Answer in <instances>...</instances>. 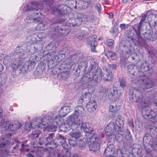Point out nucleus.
<instances>
[{
	"mask_svg": "<svg viewBox=\"0 0 157 157\" xmlns=\"http://www.w3.org/2000/svg\"><path fill=\"white\" fill-rule=\"evenodd\" d=\"M82 21V18L81 16H78L69 19L67 21L66 26L56 27L52 30L49 34V35L58 36L60 35H67L69 34L70 31L69 27H77L80 25Z\"/></svg>",
	"mask_w": 157,
	"mask_h": 157,
	"instance_id": "nucleus-4",
	"label": "nucleus"
},
{
	"mask_svg": "<svg viewBox=\"0 0 157 157\" xmlns=\"http://www.w3.org/2000/svg\"><path fill=\"white\" fill-rule=\"evenodd\" d=\"M80 60V57L77 54L72 55L67 59V63L66 64L62 63L61 67H65L66 68H71L72 65L75 63H78Z\"/></svg>",
	"mask_w": 157,
	"mask_h": 157,
	"instance_id": "nucleus-20",
	"label": "nucleus"
},
{
	"mask_svg": "<svg viewBox=\"0 0 157 157\" xmlns=\"http://www.w3.org/2000/svg\"><path fill=\"white\" fill-rule=\"evenodd\" d=\"M71 122V128L72 129H77L78 131L82 130L85 132L93 134L94 133L91 124L88 122H83V118L82 119H77Z\"/></svg>",
	"mask_w": 157,
	"mask_h": 157,
	"instance_id": "nucleus-9",
	"label": "nucleus"
},
{
	"mask_svg": "<svg viewBox=\"0 0 157 157\" xmlns=\"http://www.w3.org/2000/svg\"><path fill=\"white\" fill-rule=\"evenodd\" d=\"M81 17H83L82 21H89V18L88 17V15H80Z\"/></svg>",
	"mask_w": 157,
	"mask_h": 157,
	"instance_id": "nucleus-58",
	"label": "nucleus"
},
{
	"mask_svg": "<svg viewBox=\"0 0 157 157\" xmlns=\"http://www.w3.org/2000/svg\"><path fill=\"white\" fill-rule=\"evenodd\" d=\"M146 150V155L145 157H153L152 154V149L150 148L145 149Z\"/></svg>",
	"mask_w": 157,
	"mask_h": 157,
	"instance_id": "nucleus-48",
	"label": "nucleus"
},
{
	"mask_svg": "<svg viewBox=\"0 0 157 157\" xmlns=\"http://www.w3.org/2000/svg\"><path fill=\"white\" fill-rule=\"evenodd\" d=\"M121 95V93L117 89L113 88L109 94V97L110 100L115 101L118 99Z\"/></svg>",
	"mask_w": 157,
	"mask_h": 157,
	"instance_id": "nucleus-23",
	"label": "nucleus"
},
{
	"mask_svg": "<svg viewBox=\"0 0 157 157\" xmlns=\"http://www.w3.org/2000/svg\"><path fill=\"white\" fill-rule=\"evenodd\" d=\"M66 49L62 48L59 52L53 51L49 53L47 55L48 57L46 59L48 62V67H49L54 62H56L58 61V59L59 58L58 55L65 56L66 53Z\"/></svg>",
	"mask_w": 157,
	"mask_h": 157,
	"instance_id": "nucleus-13",
	"label": "nucleus"
},
{
	"mask_svg": "<svg viewBox=\"0 0 157 157\" xmlns=\"http://www.w3.org/2000/svg\"><path fill=\"white\" fill-rule=\"evenodd\" d=\"M54 135V134L52 133L49 134L46 137L45 136L43 137H41L39 140V144L40 145H44L45 146L48 145L47 147L51 149H53L56 148L58 145L52 140L53 136Z\"/></svg>",
	"mask_w": 157,
	"mask_h": 157,
	"instance_id": "nucleus-12",
	"label": "nucleus"
},
{
	"mask_svg": "<svg viewBox=\"0 0 157 157\" xmlns=\"http://www.w3.org/2000/svg\"><path fill=\"white\" fill-rule=\"evenodd\" d=\"M62 146L63 148L62 150V152L66 153V156L67 157H71V153L68 149L71 148V147L69 143L68 142L67 143L66 141L64 143L62 144Z\"/></svg>",
	"mask_w": 157,
	"mask_h": 157,
	"instance_id": "nucleus-29",
	"label": "nucleus"
},
{
	"mask_svg": "<svg viewBox=\"0 0 157 157\" xmlns=\"http://www.w3.org/2000/svg\"><path fill=\"white\" fill-rule=\"evenodd\" d=\"M52 115V114H48L43 119L41 117L36 118L33 119L31 123H26L24 129L27 132H29L32 128H41L47 127L49 131L53 132L51 131L49 127V126L52 124L53 122H54Z\"/></svg>",
	"mask_w": 157,
	"mask_h": 157,
	"instance_id": "nucleus-5",
	"label": "nucleus"
},
{
	"mask_svg": "<svg viewBox=\"0 0 157 157\" xmlns=\"http://www.w3.org/2000/svg\"><path fill=\"white\" fill-rule=\"evenodd\" d=\"M143 144L145 149L150 148L151 149L154 146L153 138L151 135L148 133H146L143 137Z\"/></svg>",
	"mask_w": 157,
	"mask_h": 157,
	"instance_id": "nucleus-22",
	"label": "nucleus"
},
{
	"mask_svg": "<svg viewBox=\"0 0 157 157\" xmlns=\"http://www.w3.org/2000/svg\"><path fill=\"white\" fill-rule=\"evenodd\" d=\"M136 67V66H134L133 65H129L128 66V71L129 72H130L131 71H133V69Z\"/></svg>",
	"mask_w": 157,
	"mask_h": 157,
	"instance_id": "nucleus-56",
	"label": "nucleus"
},
{
	"mask_svg": "<svg viewBox=\"0 0 157 157\" xmlns=\"http://www.w3.org/2000/svg\"><path fill=\"white\" fill-rule=\"evenodd\" d=\"M145 90H141L135 87L131 89L130 94L131 101L137 103V105L139 109H141L143 116L145 118H152L155 115V110H152L148 105L149 103V98L146 96H143L142 93Z\"/></svg>",
	"mask_w": 157,
	"mask_h": 157,
	"instance_id": "nucleus-2",
	"label": "nucleus"
},
{
	"mask_svg": "<svg viewBox=\"0 0 157 157\" xmlns=\"http://www.w3.org/2000/svg\"><path fill=\"white\" fill-rule=\"evenodd\" d=\"M115 149V147L113 144H109L105 149L104 152V155L106 157H108L109 156H111L113 153Z\"/></svg>",
	"mask_w": 157,
	"mask_h": 157,
	"instance_id": "nucleus-31",
	"label": "nucleus"
},
{
	"mask_svg": "<svg viewBox=\"0 0 157 157\" xmlns=\"http://www.w3.org/2000/svg\"><path fill=\"white\" fill-rule=\"evenodd\" d=\"M84 111L83 108L80 106L77 107L75 112L68 117L67 121L70 123V122L74 121L77 119H82L85 115L83 113Z\"/></svg>",
	"mask_w": 157,
	"mask_h": 157,
	"instance_id": "nucleus-16",
	"label": "nucleus"
},
{
	"mask_svg": "<svg viewBox=\"0 0 157 157\" xmlns=\"http://www.w3.org/2000/svg\"><path fill=\"white\" fill-rule=\"evenodd\" d=\"M151 68L149 63L146 61H144L140 67L141 73L140 70H137V72L130 73L132 84H136L138 88L141 90H146L153 87L156 85L157 80H151L144 74V72L147 71Z\"/></svg>",
	"mask_w": 157,
	"mask_h": 157,
	"instance_id": "nucleus-1",
	"label": "nucleus"
},
{
	"mask_svg": "<svg viewBox=\"0 0 157 157\" xmlns=\"http://www.w3.org/2000/svg\"><path fill=\"white\" fill-rule=\"evenodd\" d=\"M49 26V25L47 24L46 22H41L37 25L36 28L39 30H45Z\"/></svg>",
	"mask_w": 157,
	"mask_h": 157,
	"instance_id": "nucleus-36",
	"label": "nucleus"
},
{
	"mask_svg": "<svg viewBox=\"0 0 157 157\" xmlns=\"http://www.w3.org/2000/svg\"><path fill=\"white\" fill-rule=\"evenodd\" d=\"M26 141L22 143H18L16 144L13 147V150H12V153H19L21 154L23 152L28 151H29V146L27 144Z\"/></svg>",
	"mask_w": 157,
	"mask_h": 157,
	"instance_id": "nucleus-21",
	"label": "nucleus"
},
{
	"mask_svg": "<svg viewBox=\"0 0 157 157\" xmlns=\"http://www.w3.org/2000/svg\"><path fill=\"white\" fill-rule=\"evenodd\" d=\"M97 107V104L95 100L89 101L86 105L87 110L90 113L94 112L95 111Z\"/></svg>",
	"mask_w": 157,
	"mask_h": 157,
	"instance_id": "nucleus-26",
	"label": "nucleus"
},
{
	"mask_svg": "<svg viewBox=\"0 0 157 157\" xmlns=\"http://www.w3.org/2000/svg\"><path fill=\"white\" fill-rule=\"evenodd\" d=\"M104 72L102 74L101 77L105 81H111L113 80V77L112 72L110 71H108L107 68L104 67Z\"/></svg>",
	"mask_w": 157,
	"mask_h": 157,
	"instance_id": "nucleus-24",
	"label": "nucleus"
},
{
	"mask_svg": "<svg viewBox=\"0 0 157 157\" xmlns=\"http://www.w3.org/2000/svg\"><path fill=\"white\" fill-rule=\"evenodd\" d=\"M118 155L121 157H142L143 154L142 152V150L140 147L133 148L132 150V153H131L128 150L122 149H117V150Z\"/></svg>",
	"mask_w": 157,
	"mask_h": 157,
	"instance_id": "nucleus-10",
	"label": "nucleus"
},
{
	"mask_svg": "<svg viewBox=\"0 0 157 157\" xmlns=\"http://www.w3.org/2000/svg\"><path fill=\"white\" fill-rule=\"evenodd\" d=\"M36 63L35 61L29 60L25 62V65L27 69H32L34 67Z\"/></svg>",
	"mask_w": 157,
	"mask_h": 157,
	"instance_id": "nucleus-37",
	"label": "nucleus"
},
{
	"mask_svg": "<svg viewBox=\"0 0 157 157\" xmlns=\"http://www.w3.org/2000/svg\"><path fill=\"white\" fill-rule=\"evenodd\" d=\"M58 140L59 143H60L61 145H62V144L64 143L66 141L65 139L61 135H59Z\"/></svg>",
	"mask_w": 157,
	"mask_h": 157,
	"instance_id": "nucleus-51",
	"label": "nucleus"
},
{
	"mask_svg": "<svg viewBox=\"0 0 157 157\" xmlns=\"http://www.w3.org/2000/svg\"><path fill=\"white\" fill-rule=\"evenodd\" d=\"M78 67L79 69L83 70V71H85L87 67V63L86 61L81 62Z\"/></svg>",
	"mask_w": 157,
	"mask_h": 157,
	"instance_id": "nucleus-41",
	"label": "nucleus"
},
{
	"mask_svg": "<svg viewBox=\"0 0 157 157\" xmlns=\"http://www.w3.org/2000/svg\"><path fill=\"white\" fill-rule=\"evenodd\" d=\"M101 141L98 136L94 133L89 139V147L90 150L93 151H98L100 148Z\"/></svg>",
	"mask_w": 157,
	"mask_h": 157,
	"instance_id": "nucleus-15",
	"label": "nucleus"
},
{
	"mask_svg": "<svg viewBox=\"0 0 157 157\" xmlns=\"http://www.w3.org/2000/svg\"><path fill=\"white\" fill-rule=\"evenodd\" d=\"M15 55L13 53H10L6 56L3 61L4 65H8L10 64L14 59L15 58Z\"/></svg>",
	"mask_w": 157,
	"mask_h": 157,
	"instance_id": "nucleus-28",
	"label": "nucleus"
},
{
	"mask_svg": "<svg viewBox=\"0 0 157 157\" xmlns=\"http://www.w3.org/2000/svg\"><path fill=\"white\" fill-rule=\"evenodd\" d=\"M78 146L81 149L84 148L86 145V143L84 142L83 140L82 139L78 140Z\"/></svg>",
	"mask_w": 157,
	"mask_h": 157,
	"instance_id": "nucleus-49",
	"label": "nucleus"
},
{
	"mask_svg": "<svg viewBox=\"0 0 157 157\" xmlns=\"http://www.w3.org/2000/svg\"><path fill=\"white\" fill-rule=\"evenodd\" d=\"M125 51L126 53L130 55H131L132 52L131 49L130 48H127V49L125 50Z\"/></svg>",
	"mask_w": 157,
	"mask_h": 157,
	"instance_id": "nucleus-64",
	"label": "nucleus"
},
{
	"mask_svg": "<svg viewBox=\"0 0 157 157\" xmlns=\"http://www.w3.org/2000/svg\"><path fill=\"white\" fill-rule=\"evenodd\" d=\"M91 72H89L86 73L82 79L83 84H86L91 87L95 86L98 84L99 81L94 79V77L92 75Z\"/></svg>",
	"mask_w": 157,
	"mask_h": 157,
	"instance_id": "nucleus-19",
	"label": "nucleus"
},
{
	"mask_svg": "<svg viewBox=\"0 0 157 157\" xmlns=\"http://www.w3.org/2000/svg\"><path fill=\"white\" fill-rule=\"evenodd\" d=\"M113 139L114 140H116L118 142H120L123 139V136L122 134L118 132H116L114 134V137L113 136L112 139Z\"/></svg>",
	"mask_w": 157,
	"mask_h": 157,
	"instance_id": "nucleus-35",
	"label": "nucleus"
},
{
	"mask_svg": "<svg viewBox=\"0 0 157 157\" xmlns=\"http://www.w3.org/2000/svg\"><path fill=\"white\" fill-rule=\"evenodd\" d=\"M153 102L155 105L157 107V92L156 93L155 95L153 97Z\"/></svg>",
	"mask_w": 157,
	"mask_h": 157,
	"instance_id": "nucleus-60",
	"label": "nucleus"
},
{
	"mask_svg": "<svg viewBox=\"0 0 157 157\" xmlns=\"http://www.w3.org/2000/svg\"><path fill=\"white\" fill-rule=\"evenodd\" d=\"M7 79L6 75V74H2L0 75V85L4 84L6 82Z\"/></svg>",
	"mask_w": 157,
	"mask_h": 157,
	"instance_id": "nucleus-43",
	"label": "nucleus"
},
{
	"mask_svg": "<svg viewBox=\"0 0 157 157\" xmlns=\"http://www.w3.org/2000/svg\"><path fill=\"white\" fill-rule=\"evenodd\" d=\"M106 55L108 58L110 59H113L116 57V54L111 51L107 52Z\"/></svg>",
	"mask_w": 157,
	"mask_h": 157,
	"instance_id": "nucleus-44",
	"label": "nucleus"
},
{
	"mask_svg": "<svg viewBox=\"0 0 157 157\" xmlns=\"http://www.w3.org/2000/svg\"><path fill=\"white\" fill-rule=\"evenodd\" d=\"M120 108L119 105L117 106L115 103L109 106V115L111 117H114L118 110Z\"/></svg>",
	"mask_w": 157,
	"mask_h": 157,
	"instance_id": "nucleus-27",
	"label": "nucleus"
},
{
	"mask_svg": "<svg viewBox=\"0 0 157 157\" xmlns=\"http://www.w3.org/2000/svg\"><path fill=\"white\" fill-rule=\"evenodd\" d=\"M24 10L26 11H30V13L33 14L28 15L25 19V21L27 23H31L35 22L38 23L40 22V18L44 16L43 13L40 11L36 7L32 6V3L30 6L27 5L24 8Z\"/></svg>",
	"mask_w": 157,
	"mask_h": 157,
	"instance_id": "nucleus-8",
	"label": "nucleus"
},
{
	"mask_svg": "<svg viewBox=\"0 0 157 157\" xmlns=\"http://www.w3.org/2000/svg\"><path fill=\"white\" fill-rule=\"evenodd\" d=\"M92 94L89 92H86L85 93L83 94L80 98V99H84V97H86V101H91L90 99L92 97Z\"/></svg>",
	"mask_w": 157,
	"mask_h": 157,
	"instance_id": "nucleus-38",
	"label": "nucleus"
},
{
	"mask_svg": "<svg viewBox=\"0 0 157 157\" xmlns=\"http://www.w3.org/2000/svg\"><path fill=\"white\" fill-rule=\"evenodd\" d=\"M69 9V7L67 5L59 3L57 4L52 8L51 13L58 14L59 16H63L67 13Z\"/></svg>",
	"mask_w": 157,
	"mask_h": 157,
	"instance_id": "nucleus-18",
	"label": "nucleus"
},
{
	"mask_svg": "<svg viewBox=\"0 0 157 157\" xmlns=\"http://www.w3.org/2000/svg\"><path fill=\"white\" fill-rule=\"evenodd\" d=\"M63 127L65 128V130H68L70 128V125L67 123H64L63 124Z\"/></svg>",
	"mask_w": 157,
	"mask_h": 157,
	"instance_id": "nucleus-61",
	"label": "nucleus"
},
{
	"mask_svg": "<svg viewBox=\"0 0 157 157\" xmlns=\"http://www.w3.org/2000/svg\"><path fill=\"white\" fill-rule=\"evenodd\" d=\"M97 36L95 35L90 36L88 38L87 44L90 45H97Z\"/></svg>",
	"mask_w": 157,
	"mask_h": 157,
	"instance_id": "nucleus-33",
	"label": "nucleus"
},
{
	"mask_svg": "<svg viewBox=\"0 0 157 157\" xmlns=\"http://www.w3.org/2000/svg\"><path fill=\"white\" fill-rule=\"evenodd\" d=\"M117 125L113 122H111L106 126L105 129V133L109 139H112L113 136L114 137V134L116 132H120L121 131L118 128Z\"/></svg>",
	"mask_w": 157,
	"mask_h": 157,
	"instance_id": "nucleus-17",
	"label": "nucleus"
},
{
	"mask_svg": "<svg viewBox=\"0 0 157 157\" xmlns=\"http://www.w3.org/2000/svg\"><path fill=\"white\" fill-rule=\"evenodd\" d=\"M120 80L116 82L114 84V85L115 86V87L114 88L117 89V88H118V87H120Z\"/></svg>",
	"mask_w": 157,
	"mask_h": 157,
	"instance_id": "nucleus-62",
	"label": "nucleus"
},
{
	"mask_svg": "<svg viewBox=\"0 0 157 157\" xmlns=\"http://www.w3.org/2000/svg\"><path fill=\"white\" fill-rule=\"evenodd\" d=\"M32 152L33 154L28 153L26 155L28 157H41V151L38 149L36 148L35 150H32Z\"/></svg>",
	"mask_w": 157,
	"mask_h": 157,
	"instance_id": "nucleus-34",
	"label": "nucleus"
},
{
	"mask_svg": "<svg viewBox=\"0 0 157 157\" xmlns=\"http://www.w3.org/2000/svg\"><path fill=\"white\" fill-rule=\"evenodd\" d=\"M41 44V42L40 41H37L35 43L31 44V47H33L34 48V51L33 52L35 53L36 52V51L38 49L40 48V44Z\"/></svg>",
	"mask_w": 157,
	"mask_h": 157,
	"instance_id": "nucleus-39",
	"label": "nucleus"
},
{
	"mask_svg": "<svg viewBox=\"0 0 157 157\" xmlns=\"http://www.w3.org/2000/svg\"><path fill=\"white\" fill-rule=\"evenodd\" d=\"M13 131L20 128L22 126V124L17 121H15L13 123Z\"/></svg>",
	"mask_w": 157,
	"mask_h": 157,
	"instance_id": "nucleus-46",
	"label": "nucleus"
},
{
	"mask_svg": "<svg viewBox=\"0 0 157 157\" xmlns=\"http://www.w3.org/2000/svg\"><path fill=\"white\" fill-rule=\"evenodd\" d=\"M0 126H2L5 128L6 129H8L10 131H13V123H11L9 121H7L6 122L3 119H2L0 120Z\"/></svg>",
	"mask_w": 157,
	"mask_h": 157,
	"instance_id": "nucleus-25",
	"label": "nucleus"
},
{
	"mask_svg": "<svg viewBox=\"0 0 157 157\" xmlns=\"http://www.w3.org/2000/svg\"><path fill=\"white\" fill-rule=\"evenodd\" d=\"M148 52L149 54V55L151 57H152V58H153L154 57H155L156 55V52L155 50H148Z\"/></svg>",
	"mask_w": 157,
	"mask_h": 157,
	"instance_id": "nucleus-54",
	"label": "nucleus"
},
{
	"mask_svg": "<svg viewBox=\"0 0 157 157\" xmlns=\"http://www.w3.org/2000/svg\"><path fill=\"white\" fill-rule=\"evenodd\" d=\"M68 141L71 146L72 145L73 147H75L78 144V141L75 140L71 138H70L69 140H68Z\"/></svg>",
	"mask_w": 157,
	"mask_h": 157,
	"instance_id": "nucleus-47",
	"label": "nucleus"
},
{
	"mask_svg": "<svg viewBox=\"0 0 157 157\" xmlns=\"http://www.w3.org/2000/svg\"><path fill=\"white\" fill-rule=\"evenodd\" d=\"M56 48L54 43L53 42H51L45 48L44 50L47 51H49L54 50Z\"/></svg>",
	"mask_w": 157,
	"mask_h": 157,
	"instance_id": "nucleus-42",
	"label": "nucleus"
},
{
	"mask_svg": "<svg viewBox=\"0 0 157 157\" xmlns=\"http://www.w3.org/2000/svg\"><path fill=\"white\" fill-rule=\"evenodd\" d=\"M114 40L112 39L107 40L106 42V44L109 47L111 48L113 47V45Z\"/></svg>",
	"mask_w": 157,
	"mask_h": 157,
	"instance_id": "nucleus-50",
	"label": "nucleus"
},
{
	"mask_svg": "<svg viewBox=\"0 0 157 157\" xmlns=\"http://www.w3.org/2000/svg\"><path fill=\"white\" fill-rule=\"evenodd\" d=\"M71 128L73 130V132H71L70 134V135L71 136V138L75 140L78 141V140H79V137L81 136L79 130L78 131L77 129H73Z\"/></svg>",
	"mask_w": 157,
	"mask_h": 157,
	"instance_id": "nucleus-32",
	"label": "nucleus"
},
{
	"mask_svg": "<svg viewBox=\"0 0 157 157\" xmlns=\"http://www.w3.org/2000/svg\"><path fill=\"white\" fill-rule=\"evenodd\" d=\"M84 35L85 33L84 32L82 33L81 34L78 35L77 36V38L79 40H82Z\"/></svg>",
	"mask_w": 157,
	"mask_h": 157,
	"instance_id": "nucleus-63",
	"label": "nucleus"
},
{
	"mask_svg": "<svg viewBox=\"0 0 157 157\" xmlns=\"http://www.w3.org/2000/svg\"><path fill=\"white\" fill-rule=\"evenodd\" d=\"M95 8L98 10L99 14L101 13V6L100 4L97 3L96 4Z\"/></svg>",
	"mask_w": 157,
	"mask_h": 157,
	"instance_id": "nucleus-55",
	"label": "nucleus"
},
{
	"mask_svg": "<svg viewBox=\"0 0 157 157\" xmlns=\"http://www.w3.org/2000/svg\"><path fill=\"white\" fill-rule=\"evenodd\" d=\"M71 104L70 103L65 104L59 110V115H57L55 117H53L54 122H53V124L49 126L51 131H55L58 125L61 124V117L66 116L70 112V106Z\"/></svg>",
	"mask_w": 157,
	"mask_h": 157,
	"instance_id": "nucleus-7",
	"label": "nucleus"
},
{
	"mask_svg": "<svg viewBox=\"0 0 157 157\" xmlns=\"http://www.w3.org/2000/svg\"><path fill=\"white\" fill-rule=\"evenodd\" d=\"M110 32L113 34H115V35H117L119 33L118 28L115 27H113L111 28Z\"/></svg>",
	"mask_w": 157,
	"mask_h": 157,
	"instance_id": "nucleus-52",
	"label": "nucleus"
},
{
	"mask_svg": "<svg viewBox=\"0 0 157 157\" xmlns=\"http://www.w3.org/2000/svg\"><path fill=\"white\" fill-rule=\"evenodd\" d=\"M12 145L9 140L3 137L0 138V157H6L11 155L10 149Z\"/></svg>",
	"mask_w": 157,
	"mask_h": 157,
	"instance_id": "nucleus-11",
	"label": "nucleus"
},
{
	"mask_svg": "<svg viewBox=\"0 0 157 157\" xmlns=\"http://www.w3.org/2000/svg\"><path fill=\"white\" fill-rule=\"evenodd\" d=\"M125 139L127 140H129L131 138V136L129 132H127L125 136Z\"/></svg>",
	"mask_w": 157,
	"mask_h": 157,
	"instance_id": "nucleus-59",
	"label": "nucleus"
},
{
	"mask_svg": "<svg viewBox=\"0 0 157 157\" xmlns=\"http://www.w3.org/2000/svg\"><path fill=\"white\" fill-rule=\"evenodd\" d=\"M120 81V87L122 88H123L126 86V82L124 79H119Z\"/></svg>",
	"mask_w": 157,
	"mask_h": 157,
	"instance_id": "nucleus-53",
	"label": "nucleus"
},
{
	"mask_svg": "<svg viewBox=\"0 0 157 157\" xmlns=\"http://www.w3.org/2000/svg\"><path fill=\"white\" fill-rule=\"evenodd\" d=\"M62 64L60 66L59 69L61 70L62 71L60 73L61 78L63 79H66L68 77L70 74L69 70L71 68H66L65 67H61Z\"/></svg>",
	"mask_w": 157,
	"mask_h": 157,
	"instance_id": "nucleus-30",
	"label": "nucleus"
},
{
	"mask_svg": "<svg viewBox=\"0 0 157 157\" xmlns=\"http://www.w3.org/2000/svg\"><path fill=\"white\" fill-rule=\"evenodd\" d=\"M124 119H121L119 121H118V123L116 122V124L118 126V128H119L121 131L122 130L124 125Z\"/></svg>",
	"mask_w": 157,
	"mask_h": 157,
	"instance_id": "nucleus-45",
	"label": "nucleus"
},
{
	"mask_svg": "<svg viewBox=\"0 0 157 157\" xmlns=\"http://www.w3.org/2000/svg\"><path fill=\"white\" fill-rule=\"evenodd\" d=\"M40 133V132L39 130H35L33 131L32 133L30 135V137L32 139H34L38 137V136Z\"/></svg>",
	"mask_w": 157,
	"mask_h": 157,
	"instance_id": "nucleus-40",
	"label": "nucleus"
},
{
	"mask_svg": "<svg viewBox=\"0 0 157 157\" xmlns=\"http://www.w3.org/2000/svg\"><path fill=\"white\" fill-rule=\"evenodd\" d=\"M35 35H32L31 36H30L28 38L31 40V41L30 42L31 44H33L34 43L35 41L36 40V38L34 36Z\"/></svg>",
	"mask_w": 157,
	"mask_h": 157,
	"instance_id": "nucleus-57",
	"label": "nucleus"
},
{
	"mask_svg": "<svg viewBox=\"0 0 157 157\" xmlns=\"http://www.w3.org/2000/svg\"><path fill=\"white\" fill-rule=\"evenodd\" d=\"M90 65L88 68L89 72H91L94 69V71L92 73V75L94 77V79L99 81L98 78L102 75L101 70L99 67L98 64L94 59H91L90 61Z\"/></svg>",
	"mask_w": 157,
	"mask_h": 157,
	"instance_id": "nucleus-14",
	"label": "nucleus"
},
{
	"mask_svg": "<svg viewBox=\"0 0 157 157\" xmlns=\"http://www.w3.org/2000/svg\"><path fill=\"white\" fill-rule=\"evenodd\" d=\"M149 12V11L147 12V13L144 14L142 16L141 19L139 24H137L133 26V29L136 35V36L135 37V38L133 37V34L132 32H129V34H131V36H129L128 33V38L131 39L135 43H138L140 45H142L144 42V40L140 34L141 31V28L142 27L141 25L142 23L145 20L148 13Z\"/></svg>",
	"mask_w": 157,
	"mask_h": 157,
	"instance_id": "nucleus-6",
	"label": "nucleus"
},
{
	"mask_svg": "<svg viewBox=\"0 0 157 157\" xmlns=\"http://www.w3.org/2000/svg\"><path fill=\"white\" fill-rule=\"evenodd\" d=\"M30 47H28L27 44H25L22 46L17 47L15 50V52L13 53L14 55L17 56L18 55H20L19 58H16L13 61L11 65V67L13 70L12 73V75H14L17 73H21L23 70L20 68L18 70V67L23 63L22 58H26L30 54L31 51L30 48Z\"/></svg>",
	"mask_w": 157,
	"mask_h": 157,
	"instance_id": "nucleus-3",
	"label": "nucleus"
}]
</instances>
